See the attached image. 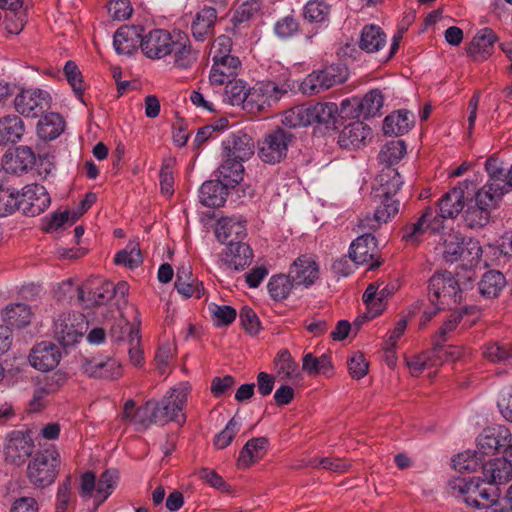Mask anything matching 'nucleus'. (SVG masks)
Masks as SVG:
<instances>
[{
  "mask_svg": "<svg viewBox=\"0 0 512 512\" xmlns=\"http://www.w3.org/2000/svg\"><path fill=\"white\" fill-rule=\"evenodd\" d=\"M117 479L118 474L115 470H105L97 482L96 498L101 502L106 500L115 488Z\"/></svg>",
  "mask_w": 512,
  "mask_h": 512,
  "instance_id": "obj_62",
  "label": "nucleus"
},
{
  "mask_svg": "<svg viewBox=\"0 0 512 512\" xmlns=\"http://www.w3.org/2000/svg\"><path fill=\"white\" fill-rule=\"evenodd\" d=\"M383 96L379 90H371L358 103L359 114L365 118L374 117L383 106Z\"/></svg>",
  "mask_w": 512,
  "mask_h": 512,
  "instance_id": "obj_53",
  "label": "nucleus"
},
{
  "mask_svg": "<svg viewBox=\"0 0 512 512\" xmlns=\"http://www.w3.org/2000/svg\"><path fill=\"white\" fill-rule=\"evenodd\" d=\"M191 387L186 382H181L170 388L160 401H154L156 424L165 425L176 422L184 425L186 415L183 412L187 405Z\"/></svg>",
  "mask_w": 512,
  "mask_h": 512,
  "instance_id": "obj_2",
  "label": "nucleus"
},
{
  "mask_svg": "<svg viewBox=\"0 0 512 512\" xmlns=\"http://www.w3.org/2000/svg\"><path fill=\"white\" fill-rule=\"evenodd\" d=\"M58 466L59 453L54 447L37 453L27 468L30 483L38 488L51 485L57 476Z\"/></svg>",
  "mask_w": 512,
  "mask_h": 512,
  "instance_id": "obj_4",
  "label": "nucleus"
},
{
  "mask_svg": "<svg viewBox=\"0 0 512 512\" xmlns=\"http://www.w3.org/2000/svg\"><path fill=\"white\" fill-rule=\"evenodd\" d=\"M309 105H298L284 112L281 123L286 128H298L311 125Z\"/></svg>",
  "mask_w": 512,
  "mask_h": 512,
  "instance_id": "obj_47",
  "label": "nucleus"
},
{
  "mask_svg": "<svg viewBox=\"0 0 512 512\" xmlns=\"http://www.w3.org/2000/svg\"><path fill=\"white\" fill-rule=\"evenodd\" d=\"M267 444L268 440L265 437L250 439L240 451L238 462L248 466L262 458L266 451Z\"/></svg>",
  "mask_w": 512,
  "mask_h": 512,
  "instance_id": "obj_46",
  "label": "nucleus"
},
{
  "mask_svg": "<svg viewBox=\"0 0 512 512\" xmlns=\"http://www.w3.org/2000/svg\"><path fill=\"white\" fill-rule=\"evenodd\" d=\"M400 206L401 203L395 198V194H381L373 217L367 215L360 219L359 227L371 231L377 230L399 213Z\"/></svg>",
  "mask_w": 512,
  "mask_h": 512,
  "instance_id": "obj_16",
  "label": "nucleus"
},
{
  "mask_svg": "<svg viewBox=\"0 0 512 512\" xmlns=\"http://www.w3.org/2000/svg\"><path fill=\"white\" fill-rule=\"evenodd\" d=\"M223 158L242 162L249 160L255 152V144L251 136L243 132L231 134L222 142Z\"/></svg>",
  "mask_w": 512,
  "mask_h": 512,
  "instance_id": "obj_20",
  "label": "nucleus"
},
{
  "mask_svg": "<svg viewBox=\"0 0 512 512\" xmlns=\"http://www.w3.org/2000/svg\"><path fill=\"white\" fill-rule=\"evenodd\" d=\"M253 260L251 247L243 241H229L220 254V261L226 269L243 271Z\"/></svg>",
  "mask_w": 512,
  "mask_h": 512,
  "instance_id": "obj_19",
  "label": "nucleus"
},
{
  "mask_svg": "<svg viewBox=\"0 0 512 512\" xmlns=\"http://www.w3.org/2000/svg\"><path fill=\"white\" fill-rule=\"evenodd\" d=\"M311 124L334 125L337 121L339 109L336 103L320 102L309 105Z\"/></svg>",
  "mask_w": 512,
  "mask_h": 512,
  "instance_id": "obj_41",
  "label": "nucleus"
},
{
  "mask_svg": "<svg viewBox=\"0 0 512 512\" xmlns=\"http://www.w3.org/2000/svg\"><path fill=\"white\" fill-rule=\"evenodd\" d=\"M414 124V115L407 110H398L386 116L383 123V131L387 135H403Z\"/></svg>",
  "mask_w": 512,
  "mask_h": 512,
  "instance_id": "obj_36",
  "label": "nucleus"
},
{
  "mask_svg": "<svg viewBox=\"0 0 512 512\" xmlns=\"http://www.w3.org/2000/svg\"><path fill=\"white\" fill-rule=\"evenodd\" d=\"M250 98V87L240 80L236 79L225 85L223 101L232 106H240L243 110H247L246 105Z\"/></svg>",
  "mask_w": 512,
  "mask_h": 512,
  "instance_id": "obj_38",
  "label": "nucleus"
},
{
  "mask_svg": "<svg viewBox=\"0 0 512 512\" xmlns=\"http://www.w3.org/2000/svg\"><path fill=\"white\" fill-rule=\"evenodd\" d=\"M64 129L63 118L58 113L44 115L37 124V133L41 139H56Z\"/></svg>",
  "mask_w": 512,
  "mask_h": 512,
  "instance_id": "obj_40",
  "label": "nucleus"
},
{
  "mask_svg": "<svg viewBox=\"0 0 512 512\" xmlns=\"http://www.w3.org/2000/svg\"><path fill=\"white\" fill-rule=\"evenodd\" d=\"M377 255L376 238L371 233H364L352 242L349 249L351 260L357 265H368L373 270L381 265Z\"/></svg>",
  "mask_w": 512,
  "mask_h": 512,
  "instance_id": "obj_18",
  "label": "nucleus"
},
{
  "mask_svg": "<svg viewBox=\"0 0 512 512\" xmlns=\"http://www.w3.org/2000/svg\"><path fill=\"white\" fill-rule=\"evenodd\" d=\"M406 154V144L403 140L387 142L379 153L381 162L393 165L399 162Z\"/></svg>",
  "mask_w": 512,
  "mask_h": 512,
  "instance_id": "obj_55",
  "label": "nucleus"
},
{
  "mask_svg": "<svg viewBox=\"0 0 512 512\" xmlns=\"http://www.w3.org/2000/svg\"><path fill=\"white\" fill-rule=\"evenodd\" d=\"M34 450V441L28 430H13L6 435L4 451L14 464L24 463Z\"/></svg>",
  "mask_w": 512,
  "mask_h": 512,
  "instance_id": "obj_15",
  "label": "nucleus"
},
{
  "mask_svg": "<svg viewBox=\"0 0 512 512\" xmlns=\"http://www.w3.org/2000/svg\"><path fill=\"white\" fill-rule=\"evenodd\" d=\"M296 286L293 279L289 275L279 274L273 275L268 284L267 289L271 298L275 301L286 299Z\"/></svg>",
  "mask_w": 512,
  "mask_h": 512,
  "instance_id": "obj_45",
  "label": "nucleus"
},
{
  "mask_svg": "<svg viewBox=\"0 0 512 512\" xmlns=\"http://www.w3.org/2000/svg\"><path fill=\"white\" fill-rule=\"evenodd\" d=\"M444 228V221L437 211L427 207L413 223L406 224L401 231V240L406 246L417 247L426 233L437 234Z\"/></svg>",
  "mask_w": 512,
  "mask_h": 512,
  "instance_id": "obj_5",
  "label": "nucleus"
},
{
  "mask_svg": "<svg viewBox=\"0 0 512 512\" xmlns=\"http://www.w3.org/2000/svg\"><path fill=\"white\" fill-rule=\"evenodd\" d=\"M215 238L221 244L243 241L247 236V221L242 216H228L217 220Z\"/></svg>",
  "mask_w": 512,
  "mask_h": 512,
  "instance_id": "obj_22",
  "label": "nucleus"
},
{
  "mask_svg": "<svg viewBox=\"0 0 512 512\" xmlns=\"http://www.w3.org/2000/svg\"><path fill=\"white\" fill-rule=\"evenodd\" d=\"M371 137V129L361 121L346 125L339 133L338 144L350 150L364 147Z\"/></svg>",
  "mask_w": 512,
  "mask_h": 512,
  "instance_id": "obj_25",
  "label": "nucleus"
},
{
  "mask_svg": "<svg viewBox=\"0 0 512 512\" xmlns=\"http://www.w3.org/2000/svg\"><path fill=\"white\" fill-rule=\"evenodd\" d=\"M386 44V34L374 24L363 27L359 37V48L366 53H375L381 50Z\"/></svg>",
  "mask_w": 512,
  "mask_h": 512,
  "instance_id": "obj_35",
  "label": "nucleus"
},
{
  "mask_svg": "<svg viewBox=\"0 0 512 512\" xmlns=\"http://www.w3.org/2000/svg\"><path fill=\"white\" fill-rule=\"evenodd\" d=\"M453 489H458L460 494L463 495V501L477 509L490 508L499 498L496 488L481 487L479 481L475 479H457L454 481Z\"/></svg>",
  "mask_w": 512,
  "mask_h": 512,
  "instance_id": "obj_8",
  "label": "nucleus"
},
{
  "mask_svg": "<svg viewBox=\"0 0 512 512\" xmlns=\"http://www.w3.org/2000/svg\"><path fill=\"white\" fill-rule=\"evenodd\" d=\"M241 426V421L236 416L232 417L225 428L214 438V446L217 449H224L231 444Z\"/></svg>",
  "mask_w": 512,
  "mask_h": 512,
  "instance_id": "obj_61",
  "label": "nucleus"
},
{
  "mask_svg": "<svg viewBox=\"0 0 512 512\" xmlns=\"http://www.w3.org/2000/svg\"><path fill=\"white\" fill-rule=\"evenodd\" d=\"M244 167L240 161L224 158L223 163L215 173V179L205 181L200 192H222L233 189L243 180Z\"/></svg>",
  "mask_w": 512,
  "mask_h": 512,
  "instance_id": "obj_9",
  "label": "nucleus"
},
{
  "mask_svg": "<svg viewBox=\"0 0 512 512\" xmlns=\"http://www.w3.org/2000/svg\"><path fill=\"white\" fill-rule=\"evenodd\" d=\"M30 309L23 303L10 304L2 311L5 326L23 327L30 323Z\"/></svg>",
  "mask_w": 512,
  "mask_h": 512,
  "instance_id": "obj_44",
  "label": "nucleus"
},
{
  "mask_svg": "<svg viewBox=\"0 0 512 512\" xmlns=\"http://www.w3.org/2000/svg\"><path fill=\"white\" fill-rule=\"evenodd\" d=\"M288 84L278 85L272 81L259 82L250 88V98L246 107L249 112L260 111L279 101L289 91Z\"/></svg>",
  "mask_w": 512,
  "mask_h": 512,
  "instance_id": "obj_12",
  "label": "nucleus"
},
{
  "mask_svg": "<svg viewBox=\"0 0 512 512\" xmlns=\"http://www.w3.org/2000/svg\"><path fill=\"white\" fill-rule=\"evenodd\" d=\"M84 335L82 314H62L54 322V337L64 347L76 344Z\"/></svg>",
  "mask_w": 512,
  "mask_h": 512,
  "instance_id": "obj_13",
  "label": "nucleus"
},
{
  "mask_svg": "<svg viewBox=\"0 0 512 512\" xmlns=\"http://www.w3.org/2000/svg\"><path fill=\"white\" fill-rule=\"evenodd\" d=\"M241 69L238 57H228L223 60H213L209 73V83L212 86H223L236 80Z\"/></svg>",
  "mask_w": 512,
  "mask_h": 512,
  "instance_id": "obj_28",
  "label": "nucleus"
},
{
  "mask_svg": "<svg viewBox=\"0 0 512 512\" xmlns=\"http://www.w3.org/2000/svg\"><path fill=\"white\" fill-rule=\"evenodd\" d=\"M24 134L25 124L19 116L8 114L0 117V146L16 144Z\"/></svg>",
  "mask_w": 512,
  "mask_h": 512,
  "instance_id": "obj_31",
  "label": "nucleus"
},
{
  "mask_svg": "<svg viewBox=\"0 0 512 512\" xmlns=\"http://www.w3.org/2000/svg\"><path fill=\"white\" fill-rule=\"evenodd\" d=\"M175 287L185 297L201 298L204 287L201 282L193 278L189 263H184L177 268Z\"/></svg>",
  "mask_w": 512,
  "mask_h": 512,
  "instance_id": "obj_30",
  "label": "nucleus"
},
{
  "mask_svg": "<svg viewBox=\"0 0 512 512\" xmlns=\"http://www.w3.org/2000/svg\"><path fill=\"white\" fill-rule=\"evenodd\" d=\"M441 339H433V348L431 353L433 354L434 360H437V366L446 361L459 360L464 354L465 349L460 346H444Z\"/></svg>",
  "mask_w": 512,
  "mask_h": 512,
  "instance_id": "obj_51",
  "label": "nucleus"
},
{
  "mask_svg": "<svg viewBox=\"0 0 512 512\" xmlns=\"http://www.w3.org/2000/svg\"><path fill=\"white\" fill-rule=\"evenodd\" d=\"M330 11L325 0H309L303 7V16L310 23H325L329 20Z\"/></svg>",
  "mask_w": 512,
  "mask_h": 512,
  "instance_id": "obj_49",
  "label": "nucleus"
},
{
  "mask_svg": "<svg viewBox=\"0 0 512 512\" xmlns=\"http://www.w3.org/2000/svg\"><path fill=\"white\" fill-rule=\"evenodd\" d=\"M302 369L308 375H315L318 373H327L332 369V363L327 355L315 357L312 353H307L303 356Z\"/></svg>",
  "mask_w": 512,
  "mask_h": 512,
  "instance_id": "obj_56",
  "label": "nucleus"
},
{
  "mask_svg": "<svg viewBox=\"0 0 512 512\" xmlns=\"http://www.w3.org/2000/svg\"><path fill=\"white\" fill-rule=\"evenodd\" d=\"M208 310L217 327L228 326L234 322L237 316L236 310L229 305H218L210 303Z\"/></svg>",
  "mask_w": 512,
  "mask_h": 512,
  "instance_id": "obj_59",
  "label": "nucleus"
},
{
  "mask_svg": "<svg viewBox=\"0 0 512 512\" xmlns=\"http://www.w3.org/2000/svg\"><path fill=\"white\" fill-rule=\"evenodd\" d=\"M52 102L48 91L40 88H22L14 98V109L26 118H37L50 109Z\"/></svg>",
  "mask_w": 512,
  "mask_h": 512,
  "instance_id": "obj_6",
  "label": "nucleus"
},
{
  "mask_svg": "<svg viewBox=\"0 0 512 512\" xmlns=\"http://www.w3.org/2000/svg\"><path fill=\"white\" fill-rule=\"evenodd\" d=\"M289 274L296 286L309 287L319 278V266L313 256L301 255L292 264Z\"/></svg>",
  "mask_w": 512,
  "mask_h": 512,
  "instance_id": "obj_23",
  "label": "nucleus"
},
{
  "mask_svg": "<svg viewBox=\"0 0 512 512\" xmlns=\"http://www.w3.org/2000/svg\"><path fill=\"white\" fill-rule=\"evenodd\" d=\"M154 401L149 400L144 405L135 408V402L128 400L124 404L122 418L137 427V430L147 429L151 424H156L154 419Z\"/></svg>",
  "mask_w": 512,
  "mask_h": 512,
  "instance_id": "obj_27",
  "label": "nucleus"
},
{
  "mask_svg": "<svg viewBox=\"0 0 512 512\" xmlns=\"http://www.w3.org/2000/svg\"><path fill=\"white\" fill-rule=\"evenodd\" d=\"M80 371L89 378L108 381L117 380L123 374L122 366L117 359L103 355L83 358Z\"/></svg>",
  "mask_w": 512,
  "mask_h": 512,
  "instance_id": "obj_11",
  "label": "nucleus"
},
{
  "mask_svg": "<svg viewBox=\"0 0 512 512\" xmlns=\"http://www.w3.org/2000/svg\"><path fill=\"white\" fill-rule=\"evenodd\" d=\"M407 366L411 374L417 376L426 368L437 366V360H434L431 351H426L408 359Z\"/></svg>",
  "mask_w": 512,
  "mask_h": 512,
  "instance_id": "obj_64",
  "label": "nucleus"
},
{
  "mask_svg": "<svg viewBox=\"0 0 512 512\" xmlns=\"http://www.w3.org/2000/svg\"><path fill=\"white\" fill-rule=\"evenodd\" d=\"M485 171L488 175V181L485 187L487 192H506V175L502 163L497 157L490 156L485 162Z\"/></svg>",
  "mask_w": 512,
  "mask_h": 512,
  "instance_id": "obj_37",
  "label": "nucleus"
},
{
  "mask_svg": "<svg viewBox=\"0 0 512 512\" xmlns=\"http://www.w3.org/2000/svg\"><path fill=\"white\" fill-rule=\"evenodd\" d=\"M503 194H466L463 219L469 228L484 227L493 210L502 202Z\"/></svg>",
  "mask_w": 512,
  "mask_h": 512,
  "instance_id": "obj_3",
  "label": "nucleus"
},
{
  "mask_svg": "<svg viewBox=\"0 0 512 512\" xmlns=\"http://www.w3.org/2000/svg\"><path fill=\"white\" fill-rule=\"evenodd\" d=\"M495 41V33L491 29H483L471 41L468 54L475 61H484L492 55Z\"/></svg>",
  "mask_w": 512,
  "mask_h": 512,
  "instance_id": "obj_33",
  "label": "nucleus"
},
{
  "mask_svg": "<svg viewBox=\"0 0 512 512\" xmlns=\"http://www.w3.org/2000/svg\"><path fill=\"white\" fill-rule=\"evenodd\" d=\"M482 356L491 363H506L512 359V345L489 342L483 345Z\"/></svg>",
  "mask_w": 512,
  "mask_h": 512,
  "instance_id": "obj_50",
  "label": "nucleus"
},
{
  "mask_svg": "<svg viewBox=\"0 0 512 512\" xmlns=\"http://www.w3.org/2000/svg\"><path fill=\"white\" fill-rule=\"evenodd\" d=\"M483 481L491 485L506 484L512 479V464L509 460L496 458L483 464Z\"/></svg>",
  "mask_w": 512,
  "mask_h": 512,
  "instance_id": "obj_29",
  "label": "nucleus"
},
{
  "mask_svg": "<svg viewBox=\"0 0 512 512\" xmlns=\"http://www.w3.org/2000/svg\"><path fill=\"white\" fill-rule=\"evenodd\" d=\"M275 366L278 374L287 379H293L299 375L298 364L293 360L287 349L280 350L275 357Z\"/></svg>",
  "mask_w": 512,
  "mask_h": 512,
  "instance_id": "obj_57",
  "label": "nucleus"
},
{
  "mask_svg": "<svg viewBox=\"0 0 512 512\" xmlns=\"http://www.w3.org/2000/svg\"><path fill=\"white\" fill-rule=\"evenodd\" d=\"M292 135L282 129H276L267 134L259 147L258 155L265 162L275 164L287 155Z\"/></svg>",
  "mask_w": 512,
  "mask_h": 512,
  "instance_id": "obj_14",
  "label": "nucleus"
},
{
  "mask_svg": "<svg viewBox=\"0 0 512 512\" xmlns=\"http://www.w3.org/2000/svg\"><path fill=\"white\" fill-rule=\"evenodd\" d=\"M64 73L67 78L68 83L72 87L74 93L78 97V99L82 100V95L84 91V82L82 78V74L73 61H67L64 66Z\"/></svg>",
  "mask_w": 512,
  "mask_h": 512,
  "instance_id": "obj_63",
  "label": "nucleus"
},
{
  "mask_svg": "<svg viewBox=\"0 0 512 512\" xmlns=\"http://www.w3.org/2000/svg\"><path fill=\"white\" fill-rule=\"evenodd\" d=\"M114 296V284L112 282H102L101 285L89 290L87 297L84 289H79V299L85 303L87 307L93 305H103Z\"/></svg>",
  "mask_w": 512,
  "mask_h": 512,
  "instance_id": "obj_43",
  "label": "nucleus"
},
{
  "mask_svg": "<svg viewBox=\"0 0 512 512\" xmlns=\"http://www.w3.org/2000/svg\"><path fill=\"white\" fill-rule=\"evenodd\" d=\"M141 28L139 26H122L114 34L113 45L118 54L129 55L133 53L141 42Z\"/></svg>",
  "mask_w": 512,
  "mask_h": 512,
  "instance_id": "obj_32",
  "label": "nucleus"
},
{
  "mask_svg": "<svg viewBox=\"0 0 512 512\" xmlns=\"http://www.w3.org/2000/svg\"><path fill=\"white\" fill-rule=\"evenodd\" d=\"M510 441L511 431L506 426L488 427L477 438V453L481 456L494 455L504 451Z\"/></svg>",
  "mask_w": 512,
  "mask_h": 512,
  "instance_id": "obj_17",
  "label": "nucleus"
},
{
  "mask_svg": "<svg viewBox=\"0 0 512 512\" xmlns=\"http://www.w3.org/2000/svg\"><path fill=\"white\" fill-rule=\"evenodd\" d=\"M143 261L141 250L138 243L129 242V244L119 251L114 258L117 265H124L130 269L138 267Z\"/></svg>",
  "mask_w": 512,
  "mask_h": 512,
  "instance_id": "obj_54",
  "label": "nucleus"
},
{
  "mask_svg": "<svg viewBox=\"0 0 512 512\" xmlns=\"http://www.w3.org/2000/svg\"><path fill=\"white\" fill-rule=\"evenodd\" d=\"M505 284L506 280L501 272L490 270L482 276L478 283V290L482 297L493 299L499 296Z\"/></svg>",
  "mask_w": 512,
  "mask_h": 512,
  "instance_id": "obj_39",
  "label": "nucleus"
},
{
  "mask_svg": "<svg viewBox=\"0 0 512 512\" xmlns=\"http://www.w3.org/2000/svg\"><path fill=\"white\" fill-rule=\"evenodd\" d=\"M140 47L152 60L171 57L173 66L180 70L190 69L198 58L188 35L180 30L153 29L141 38Z\"/></svg>",
  "mask_w": 512,
  "mask_h": 512,
  "instance_id": "obj_1",
  "label": "nucleus"
},
{
  "mask_svg": "<svg viewBox=\"0 0 512 512\" xmlns=\"http://www.w3.org/2000/svg\"><path fill=\"white\" fill-rule=\"evenodd\" d=\"M482 247L478 241L470 239L464 244V238L458 233L448 234L443 241V258L446 262L454 263L464 258L466 254L470 256L467 259L470 263L476 262L481 259Z\"/></svg>",
  "mask_w": 512,
  "mask_h": 512,
  "instance_id": "obj_10",
  "label": "nucleus"
},
{
  "mask_svg": "<svg viewBox=\"0 0 512 512\" xmlns=\"http://www.w3.org/2000/svg\"><path fill=\"white\" fill-rule=\"evenodd\" d=\"M20 210L24 215L36 216L44 212L51 203L50 194H27L20 197Z\"/></svg>",
  "mask_w": 512,
  "mask_h": 512,
  "instance_id": "obj_48",
  "label": "nucleus"
},
{
  "mask_svg": "<svg viewBox=\"0 0 512 512\" xmlns=\"http://www.w3.org/2000/svg\"><path fill=\"white\" fill-rule=\"evenodd\" d=\"M260 0H246L244 1L233 15V22L235 26L244 24L251 19L258 16L260 11Z\"/></svg>",
  "mask_w": 512,
  "mask_h": 512,
  "instance_id": "obj_60",
  "label": "nucleus"
},
{
  "mask_svg": "<svg viewBox=\"0 0 512 512\" xmlns=\"http://www.w3.org/2000/svg\"><path fill=\"white\" fill-rule=\"evenodd\" d=\"M395 290L396 285L391 282L375 281L368 285L362 298L371 317H376L384 311L387 299Z\"/></svg>",
  "mask_w": 512,
  "mask_h": 512,
  "instance_id": "obj_21",
  "label": "nucleus"
},
{
  "mask_svg": "<svg viewBox=\"0 0 512 512\" xmlns=\"http://www.w3.org/2000/svg\"><path fill=\"white\" fill-rule=\"evenodd\" d=\"M429 296L434 303L441 305L456 304L461 301L462 291L458 280L451 272L443 271L435 273L429 280Z\"/></svg>",
  "mask_w": 512,
  "mask_h": 512,
  "instance_id": "obj_7",
  "label": "nucleus"
},
{
  "mask_svg": "<svg viewBox=\"0 0 512 512\" xmlns=\"http://www.w3.org/2000/svg\"><path fill=\"white\" fill-rule=\"evenodd\" d=\"M216 18L217 11L213 7H204L197 12L191 24L193 37L197 41L205 40L210 34H212Z\"/></svg>",
  "mask_w": 512,
  "mask_h": 512,
  "instance_id": "obj_34",
  "label": "nucleus"
},
{
  "mask_svg": "<svg viewBox=\"0 0 512 512\" xmlns=\"http://www.w3.org/2000/svg\"><path fill=\"white\" fill-rule=\"evenodd\" d=\"M60 359L61 352L59 348L47 341L37 344L29 355L31 365L40 371L54 369L59 364Z\"/></svg>",
  "mask_w": 512,
  "mask_h": 512,
  "instance_id": "obj_24",
  "label": "nucleus"
},
{
  "mask_svg": "<svg viewBox=\"0 0 512 512\" xmlns=\"http://www.w3.org/2000/svg\"><path fill=\"white\" fill-rule=\"evenodd\" d=\"M466 202V194H443L438 201V216L444 221L445 218H455L460 213L463 214Z\"/></svg>",
  "mask_w": 512,
  "mask_h": 512,
  "instance_id": "obj_42",
  "label": "nucleus"
},
{
  "mask_svg": "<svg viewBox=\"0 0 512 512\" xmlns=\"http://www.w3.org/2000/svg\"><path fill=\"white\" fill-rule=\"evenodd\" d=\"M466 314H472L478 318L479 309L477 307H465L462 312H453L440 327L433 339H441V341H446V334L453 331L458 326L463 316Z\"/></svg>",
  "mask_w": 512,
  "mask_h": 512,
  "instance_id": "obj_58",
  "label": "nucleus"
},
{
  "mask_svg": "<svg viewBox=\"0 0 512 512\" xmlns=\"http://www.w3.org/2000/svg\"><path fill=\"white\" fill-rule=\"evenodd\" d=\"M35 163V154L28 146L22 145L14 151H8L2 159V168L7 173L22 174Z\"/></svg>",
  "mask_w": 512,
  "mask_h": 512,
  "instance_id": "obj_26",
  "label": "nucleus"
},
{
  "mask_svg": "<svg viewBox=\"0 0 512 512\" xmlns=\"http://www.w3.org/2000/svg\"><path fill=\"white\" fill-rule=\"evenodd\" d=\"M376 189L382 192H398L403 185L402 178L397 170L391 167L383 169L375 179Z\"/></svg>",
  "mask_w": 512,
  "mask_h": 512,
  "instance_id": "obj_52",
  "label": "nucleus"
}]
</instances>
